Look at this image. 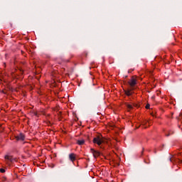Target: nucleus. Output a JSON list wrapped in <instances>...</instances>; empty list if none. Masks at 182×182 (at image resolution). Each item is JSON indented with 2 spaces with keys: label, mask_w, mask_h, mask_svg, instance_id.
Returning <instances> with one entry per match:
<instances>
[{
  "label": "nucleus",
  "mask_w": 182,
  "mask_h": 182,
  "mask_svg": "<svg viewBox=\"0 0 182 182\" xmlns=\"http://www.w3.org/2000/svg\"><path fill=\"white\" fill-rule=\"evenodd\" d=\"M77 144L79 146H82V144H85V139L78 140V141H77Z\"/></svg>",
  "instance_id": "0eeeda50"
},
{
  "label": "nucleus",
  "mask_w": 182,
  "mask_h": 182,
  "mask_svg": "<svg viewBox=\"0 0 182 182\" xmlns=\"http://www.w3.org/2000/svg\"><path fill=\"white\" fill-rule=\"evenodd\" d=\"M127 108L129 109V110H132V109H133V105H127Z\"/></svg>",
  "instance_id": "9d476101"
},
{
  "label": "nucleus",
  "mask_w": 182,
  "mask_h": 182,
  "mask_svg": "<svg viewBox=\"0 0 182 182\" xmlns=\"http://www.w3.org/2000/svg\"><path fill=\"white\" fill-rule=\"evenodd\" d=\"M0 173H5V169L0 168Z\"/></svg>",
  "instance_id": "9b49d317"
},
{
  "label": "nucleus",
  "mask_w": 182,
  "mask_h": 182,
  "mask_svg": "<svg viewBox=\"0 0 182 182\" xmlns=\"http://www.w3.org/2000/svg\"><path fill=\"white\" fill-rule=\"evenodd\" d=\"M16 140H25V135L23 134H20L16 137Z\"/></svg>",
  "instance_id": "39448f33"
},
{
  "label": "nucleus",
  "mask_w": 182,
  "mask_h": 182,
  "mask_svg": "<svg viewBox=\"0 0 182 182\" xmlns=\"http://www.w3.org/2000/svg\"><path fill=\"white\" fill-rule=\"evenodd\" d=\"M179 119H182V114H179Z\"/></svg>",
  "instance_id": "ddd939ff"
},
{
  "label": "nucleus",
  "mask_w": 182,
  "mask_h": 182,
  "mask_svg": "<svg viewBox=\"0 0 182 182\" xmlns=\"http://www.w3.org/2000/svg\"><path fill=\"white\" fill-rule=\"evenodd\" d=\"M129 85L131 86V87H134L136 85H137V77L133 76L130 80L129 81Z\"/></svg>",
  "instance_id": "f03ea898"
},
{
  "label": "nucleus",
  "mask_w": 182,
  "mask_h": 182,
  "mask_svg": "<svg viewBox=\"0 0 182 182\" xmlns=\"http://www.w3.org/2000/svg\"><path fill=\"white\" fill-rule=\"evenodd\" d=\"M77 156L76 155V154H74V153H71L69 154V159L70 161H72V163H75V161H76Z\"/></svg>",
  "instance_id": "7ed1b4c3"
},
{
  "label": "nucleus",
  "mask_w": 182,
  "mask_h": 182,
  "mask_svg": "<svg viewBox=\"0 0 182 182\" xmlns=\"http://www.w3.org/2000/svg\"><path fill=\"white\" fill-rule=\"evenodd\" d=\"M92 142L94 144L101 146V144L105 142V139H103V136H102V135H98L93 139Z\"/></svg>",
  "instance_id": "f257e3e1"
},
{
  "label": "nucleus",
  "mask_w": 182,
  "mask_h": 182,
  "mask_svg": "<svg viewBox=\"0 0 182 182\" xmlns=\"http://www.w3.org/2000/svg\"><path fill=\"white\" fill-rule=\"evenodd\" d=\"M5 160H7V161H12L13 158L11 155H6L5 156Z\"/></svg>",
  "instance_id": "423d86ee"
},
{
  "label": "nucleus",
  "mask_w": 182,
  "mask_h": 182,
  "mask_svg": "<svg viewBox=\"0 0 182 182\" xmlns=\"http://www.w3.org/2000/svg\"><path fill=\"white\" fill-rule=\"evenodd\" d=\"M174 133V131L173 130H169L168 131V133L166 134V136H171V134H173Z\"/></svg>",
  "instance_id": "1a4fd4ad"
},
{
  "label": "nucleus",
  "mask_w": 182,
  "mask_h": 182,
  "mask_svg": "<svg viewBox=\"0 0 182 182\" xmlns=\"http://www.w3.org/2000/svg\"><path fill=\"white\" fill-rule=\"evenodd\" d=\"M133 90H134L133 88L126 90H124V93L127 96H132V95H133Z\"/></svg>",
  "instance_id": "20e7f679"
},
{
  "label": "nucleus",
  "mask_w": 182,
  "mask_h": 182,
  "mask_svg": "<svg viewBox=\"0 0 182 182\" xmlns=\"http://www.w3.org/2000/svg\"><path fill=\"white\" fill-rule=\"evenodd\" d=\"M93 156L94 157H99V156H100V153L97 151H93Z\"/></svg>",
  "instance_id": "6e6552de"
},
{
  "label": "nucleus",
  "mask_w": 182,
  "mask_h": 182,
  "mask_svg": "<svg viewBox=\"0 0 182 182\" xmlns=\"http://www.w3.org/2000/svg\"><path fill=\"white\" fill-rule=\"evenodd\" d=\"M149 108H150V105H149V104L146 105V109H149Z\"/></svg>",
  "instance_id": "f8f14e48"
}]
</instances>
